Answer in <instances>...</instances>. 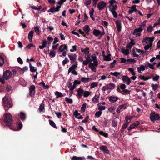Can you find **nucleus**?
<instances>
[{"label": "nucleus", "mask_w": 160, "mask_h": 160, "mask_svg": "<svg viewBox=\"0 0 160 160\" xmlns=\"http://www.w3.org/2000/svg\"><path fill=\"white\" fill-rule=\"evenodd\" d=\"M4 121L6 126L10 127V128L14 131H18L21 130L22 127V124L21 122H17L16 125L18 128L12 127V125L13 123L12 117L10 113L6 112L4 116Z\"/></svg>", "instance_id": "obj_1"}, {"label": "nucleus", "mask_w": 160, "mask_h": 160, "mask_svg": "<svg viewBox=\"0 0 160 160\" xmlns=\"http://www.w3.org/2000/svg\"><path fill=\"white\" fill-rule=\"evenodd\" d=\"M115 24L118 32L121 31L122 28L121 21L118 20L115 22Z\"/></svg>", "instance_id": "obj_13"}, {"label": "nucleus", "mask_w": 160, "mask_h": 160, "mask_svg": "<svg viewBox=\"0 0 160 160\" xmlns=\"http://www.w3.org/2000/svg\"><path fill=\"white\" fill-rule=\"evenodd\" d=\"M99 148L100 150L102 151L104 153H106L109 155L110 154V151L108 149L106 146L104 145L100 146Z\"/></svg>", "instance_id": "obj_8"}, {"label": "nucleus", "mask_w": 160, "mask_h": 160, "mask_svg": "<svg viewBox=\"0 0 160 160\" xmlns=\"http://www.w3.org/2000/svg\"><path fill=\"white\" fill-rule=\"evenodd\" d=\"M143 30V28H140V27L138 28L135 29L134 30L132 34L133 35L136 34V33H137L138 32H141Z\"/></svg>", "instance_id": "obj_27"}, {"label": "nucleus", "mask_w": 160, "mask_h": 160, "mask_svg": "<svg viewBox=\"0 0 160 160\" xmlns=\"http://www.w3.org/2000/svg\"><path fill=\"white\" fill-rule=\"evenodd\" d=\"M34 33V31L33 30L30 31L28 35V38L29 40V41L30 42H32V38L33 36V34Z\"/></svg>", "instance_id": "obj_19"}, {"label": "nucleus", "mask_w": 160, "mask_h": 160, "mask_svg": "<svg viewBox=\"0 0 160 160\" xmlns=\"http://www.w3.org/2000/svg\"><path fill=\"white\" fill-rule=\"evenodd\" d=\"M65 100L67 102L70 104H72L73 102V101L72 99L69 98L67 97L65 98Z\"/></svg>", "instance_id": "obj_47"}, {"label": "nucleus", "mask_w": 160, "mask_h": 160, "mask_svg": "<svg viewBox=\"0 0 160 160\" xmlns=\"http://www.w3.org/2000/svg\"><path fill=\"white\" fill-rule=\"evenodd\" d=\"M145 70V67L142 65L140 67H138L137 68L138 71V72L142 73L141 71H143Z\"/></svg>", "instance_id": "obj_28"}, {"label": "nucleus", "mask_w": 160, "mask_h": 160, "mask_svg": "<svg viewBox=\"0 0 160 160\" xmlns=\"http://www.w3.org/2000/svg\"><path fill=\"white\" fill-rule=\"evenodd\" d=\"M99 133L101 135L104 136L105 137L107 138L108 136V134L105 132H104L102 131H100L99 132Z\"/></svg>", "instance_id": "obj_45"}, {"label": "nucleus", "mask_w": 160, "mask_h": 160, "mask_svg": "<svg viewBox=\"0 0 160 160\" xmlns=\"http://www.w3.org/2000/svg\"><path fill=\"white\" fill-rule=\"evenodd\" d=\"M83 30L88 35L89 34V32L90 31V29L88 25H85L83 28Z\"/></svg>", "instance_id": "obj_22"}, {"label": "nucleus", "mask_w": 160, "mask_h": 160, "mask_svg": "<svg viewBox=\"0 0 160 160\" xmlns=\"http://www.w3.org/2000/svg\"><path fill=\"white\" fill-rule=\"evenodd\" d=\"M77 67V64L72 65V66L69 68L68 71V74L72 70H74Z\"/></svg>", "instance_id": "obj_23"}, {"label": "nucleus", "mask_w": 160, "mask_h": 160, "mask_svg": "<svg viewBox=\"0 0 160 160\" xmlns=\"http://www.w3.org/2000/svg\"><path fill=\"white\" fill-rule=\"evenodd\" d=\"M136 5H133L131 7H128V8L131 9L134 12L138 11V10L136 8Z\"/></svg>", "instance_id": "obj_59"}, {"label": "nucleus", "mask_w": 160, "mask_h": 160, "mask_svg": "<svg viewBox=\"0 0 160 160\" xmlns=\"http://www.w3.org/2000/svg\"><path fill=\"white\" fill-rule=\"evenodd\" d=\"M86 105V103H84L82 104V107L81 108V110L83 112H84L85 111Z\"/></svg>", "instance_id": "obj_48"}, {"label": "nucleus", "mask_w": 160, "mask_h": 160, "mask_svg": "<svg viewBox=\"0 0 160 160\" xmlns=\"http://www.w3.org/2000/svg\"><path fill=\"white\" fill-rule=\"evenodd\" d=\"M89 48L88 47H86L85 48L83 49V48H82L81 49V52H83L85 54H87L89 53Z\"/></svg>", "instance_id": "obj_25"}, {"label": "nucleus", "mask_w": 160, "mask_h": 160, "mask_svg": "<svg viewBox=\"0 0 160 160\" xmlns=\"http://www.w3.org/2000/svg\"><path fill=\"white\" fill-rule=\"evenodd\" d=\"M55 95L56 96V98L62 97H64V95L61 92L58 91H56L55 93Z\"/></svg>", "instance_id": "obj_32"}, {"label": "nucleus", "mask_w": 160, "mask_h": 160, "mask_svg": "<svg viewBox=\"0 0 160 160\" xmlns=\"http://www.w3.org/2000/svg\"><path fill=\"white\" fill-rule=\"evenodd\" d=\"M118 99V97L114 96H111L108 98L109 101L112 103L116 102Z\"/></svg>", "instance_id": "obj_14"}, {"label": "nucleus", "mask_w": 160, "mask_h": 160, "mask_svg": "<svg viewBox=\"0 0 160 160\" xmlns=\"http://www.w3.org/2000/svg\"><path fill=\"white\" fill-rule=\"evenodd\" d=\"M122 80L123 82H126L128 85H129L131 82L129 77L125 76H123L122 77Z\"/></svg>", "instance_id": "obj_12"}, {"label": "nucleus", "mask_w": 160, "mask_h": 160, "mask_svg": "<svg viewBox=\"0 0 160 160\" xmlns=\"http://www.w3.org/2000/svg\"><path fill=\"white\" fill-rule=\"evenodd\" d=\"M98 85V83L96 82H93L91 84V88H92L95 87H97Z\"/></svg>", "instance_id": "obj_53"}, {"label": "nucleus", "mask_w": 160, "mask_h": 160, "mask_svg": "<svg viewBox=\"0 0 160 160\" xmlns=\"http://www.w3.org/2000/svg\"><path fill=\"white\" fill-rule=\"evenodd\" d=\"M128 71L131 72L133 76H134L136 75V73L134 72V69L132 68H129L128 69Z\"/></svg>", "instance_id": "obj_51"}, {"label": "nucleus", "mask_w": 160, "mask_h": 160, "mask_svg": "<svg viewBox=\"0 0 160 160\" xmlns=\"http://www.w3.org/2000/svg\"><path fill=\"white\" fill-rule=\"evenodd\" d=\"M98 109L101 111L102 110H104L106 109V107L104 106H101V103L98 104Z\"/></svg>", "instance_id": "obj_35"}, {"label": "nucleus", "mask_w": 160, "mask_h": 160, "mask_svg": "<svg viewBox=\"0 0 160 160\" xmlns=\"http://www.w3.org/2000/svg\"><path fill=\"white\" fill-rule=\"evenodd\" d=\"M150 120L152 122H154L155 121L158 120L160 118L159 115L155 112H152L150 116Z\"/></svg>", "instance_id": "obj_3"}, {"label": "nucleus", "mask_w": 160, "mask_h": 160, "mask_svg": "<svg viewBox=\"0 0 160 160\" xmlns=\"http://www.w3.org/2000/svg\"><path fill=\"white\" fill-rule=\"evenodd\" d=\"M20 118L22 121L24 120L26 118V114L22 112H21L20 113Z\"/></svg>", "instance_id": "obj_24"}, {"label": "nucleus", "mask_w": 160, "mask_h": 160, "mask_svg": "<svg viewBox=\"0 0 160 160\" xmlns=\"http://www.w3.org/2000/svg\"><path fill=\"white\" fill-rule=\"evenodd\" d=\"M120 73L119 72H111L110 73V74L111 75L114 76L116 77H117L120 75Z\"/></svg>", "instance_id": "obj_50"}, {"label": "nucleus", "mask_w": 160, "mask_h": 160, "mask_svg": "<svg viewBox=\"0 0 160 160\" xmlns=\"http://www.w3.org/2000/svg\"><path fill=\"white\" fill-rule=\"evenodd\" d=\"M35 46L32 43H31L29 45H27L25 48V49H30L32 47H35Z\"/></svg>", "instance_id": "obj_57"}, {"label": "nucleus", "mask_w": 160, "mask_h": 160, "mask_svg": "<svg viewBox=\"0 0 160 160\" xmlns=\"http://www.w3.org/2000/svg\"><path fill=\"white\" fill-rule=\"evenodd\" d=\"M102 112L101 111L97 112L95 114V117L98 118L102 114Z\"/></svg>", "instance_id": "obj_49"}, {"label": "nucleus", "mask_w": 160, "mask_h": 160, "mask_svg": "<svg viewBox=\"0 0 160 160\" xmlns=\"http://www.w3.org/2000/svg\"><path fill=\"white\" fill-rule=\"evenodd\" d=\"M49 123L50 125L53 127L55 128L56 129L57 128V126H56L55 122H54V121L52 120H49Z\"/></svg>", "instance_id": "obj_33"}, {"label": "nucleus", "mask_w": 160, "mask_h": 160, "mask_svg": "<svg viewBox=\"0 0 160 160\" xmlns=\"http://www.w3.org/2000/svg\"><path fill=\"white\" fill-rule=\"evenodd\" d=\"M91 94V92L87 91H84L83 96L85 97H87L89 96Z\"/></svg>", "instance_id": "obj_40"}, {"label": "nucleus", "mask_w": 160, "mask_h": 160, "mask_svg": "<svg viewBox=\"0 0 160 160\" xmlns=\"http://www.w3.org/2000/svg\"><path fill=\"white\" fill-rule=\"evenodd\" d=\"M39 85L43 87V88L44 89H48L49 88V86L48 85H45L44 82L42 81V82L39 83Z\"/></svg>", "instance_id": "obj_31"}, {"label": "nucleus", "mask_w": 160, "mask_h": 160, "mask_svg": "<svg viewBox=\"0 0 160 160\" xmlns=\"http://www.w3.org/2000/svg\"><path fill=\"white\" fill-rule=\"evenodd\" d=\"M132 118L133 117L132 116H126L125 117V122L129 123Z\"/></svg>", "instance_id": "obj_34"}, {"label": "nucleus", "mask_w": 160, "mask_h": 160, "mask_svg": "<svg viewBox=\"0 0 160 160\" xmlns=\"http://www.w3.org/2000/svg\"><path fill=\"white\" fill-rule=\"evenodd\" d=\"M35 31L37 34L38 35L40 33L39 28V27L35 26L34 28Z\"/></svg>", "instance_id": "obj_43"}, {"label": "nucleus", "mask_w": 160, "mask_h": 160, "mask_svg": "<svg viewBox=\"0 0 160 160\" xmlns=\"http://www.w3.org/2000/svg\"><path fill=\"white\" fill-rule=\"evenodd\" d=\"M6 89L8 92H9L12 90V87L9 85H8L6 87Z\"/></svg>", "instance_id": "obj_64"}, {"label": "nucleus", "mask_w": 160, "mask_h": 160, "mask_svg": "<svg viewBox=\"0 0 160 160\" xmlns=\"http://www.w3.org/2000/svg\"><path fill=\"white\" fill-rule=\"evenodd\" d=\"M93 34L96 37H98L99 35H100L101 33V31L94 29L93 31Z\"/></svg>", "instance_id": "obj_21"}, {"label": "nucleus", "mask_w": 160, "mask_h": 160, "mask_svg": "<svg viewBox=\"0 0 160 160\" xmlns=\"http://www.w3.org/2000/svg\"><path fill=\"white\" fill-rule=\"evenodd\" d=\"M104 60L105 61H110L111 60V57H108L107 56H103Z\"/></svg>", "instance_id": "obj_55"}, {"label": "nucleus", "mask_w": 160, "mask_h": 160, "mask_svg": "<svg viewBox=\"0 0 160 160\" xmlns=\"http://www.w3.org/2000/svg\"><path fill=\"white\" fill-rule=\"evenodd\" d=\"M60 8V6H57L56 8L52 7L48 10V12H50L52 13H54L56 12H59Z\"/></svg>", "instance_id": "obj_9"}, {"label": "nucleus", "mask_w": 160, "mask_h": 160, "mask_svg": "<svg viewBox=\"0 0 160 160\" xmlns=\"http://www.w3.org/2000/svg\"><path fill=\"white\" fill-rule=\"evenodd\" d=\"M29 66L30 69V71L32 72H34L37 71V68L32 66L30 62H29Z\"/></svg>", "instance_id": "obj_29"}, {"label": "nucleus", "mask_w": 160, "mask_h": 160, "mask_svg": "<svg viewBox=\"0 0 160 160\" xmlns=\"http://www.w3.org/2000/svg\"><path fill=\"white\" fill-rule=\"evenodd\" d=\"M151 86L152 87L153 89L155 91L158 88V85L157 84H152L151 85Z\"/></svg>", "instance_id": "obj_58"}, {"label": "nucleus", "mask_w": 160, "mask_h": 160, "mask_svg": "<svg viewBox=\"0 0 160 160\" xmlns=\"http://www.w3.org/2000/svg\"><path fill=\"white\" fill-rule=\"evenodd\" d=\"M147 30L148 32H151L153 30V27L150 26L147 28Z\"/></svg>", "instance_id": "obj_52"}, {"label": "nucleus", "mask_w": 160, "mask_h": 160, "mask_svg": "<svg viewBox=\"0 0 160 160\" xmlns=\"http://www.w3.org/2000/svg\"><path fill=\"white\" fill-rule=\"evenodd\" d=\"M49 55L51 57H54L56 55V52L54 50H52L49 53Z\"/></svg>", "instance_id": "obj_39"}, {"label": "nucleus", "mask_w": 160, "mask_h": 160, "mask_svg": "<svg viewBox=\"0 0 160 160\" xmlns=\"http://www.w3.org/2000/svg\"><path fill=\"white\" fill-rule=\"evenodd\" d=\"M118 122L115 120H113L112 122V127H115L117 126Z\"/></svg>", "instance_id": "obj_60"}, {"label": "nucleus", "mask_w": 160, "mask_h": 160, "mask_svg": "<svg viewBox=\"0 0 160 160\" xmlns=\"http://www.w3.org/2000/svg\"><path fill=\"white\" fill-rule=\"evenodd\" d=\"M107 84L108 90L113 89L115 88V85L114 83H110Z\"/></svg>", "instance_id": "obj_30"}, {"label": "nucleus", "mask_w": 160, "mask_h": 160, "mask_svg": "<svg viewBox=\"0 0 160 160\" xmlns=\"http://www.w3.org/2000/svg\"><path fill=\"white\" fill-rule=\"evenodd\" d=\"M4 58L1 55H0V67H2L4 63Z\"/></svg>", "instance_id": "obj_36"}, {"label": "nucleus", "mask_w": 160, "mask_h": 160, "mask_svg": "<svg viewBox=\"0 0 160 160\" xmlns=\"http://www.w3.org/2000/svg\"><path fill=\"white\" fill-rule=\"evenodd\" d=\"M122 52L123 54L126 55H128L129 53V50L127 49H122Z\"/></svg>", "instance_id": "obj_42"}, {"label": "nucleus", "mask_w": 160, "mask_h": 160, "mask_svg": "<svg viewBox=\"0 0 160 160\" xmlns=\"http://www.w3.org/2000/svg\"><path fill=\"white\" fill-rule=\"evenodd\" d=\"M114 18H116L118 17V14L117 12L115 11H112L111 12Z\"/></svg>", "instance_id": "obj_61"}, {"label": "nucleus", "mask_w": 160, "mask_h": 160, "mask_svg": "<svg viewBox=\"0 0 160 160\" xmlns=\"http://www.w3.org/2000/svg\"><path fill=\"white\" fill-rule=\"evenodd\" d=\"M129 123L128 122H125V123H124V124L122 126V128L123 129H126L128 127Z\"/></svg>", "instance_id": "obj_63"}, {"label": "nucleus", "mask_w": 160, "mask_h": 160, "mask_svg": "<svg viewBox=\"0 0 160 160\" xmlns=\"http://www.w3.org/2000/svg\"><path fill=\"white\" fill-rule=\"evenodd\" d=\"M107 5V3L104 1H102L99 2L98 4L97 7L98 9L100 10H102L104 9Z\"/></svg>", "instance_id": "obj_5"}, {"label": "nucleus", "mask_w": 160, "mask_h": 160, "mask_svg": "<svg viewBox=\"0 0 160 160\" xmlns=\"http://www.w3.org/2000/svg\"><path fill=\"white\" fill-rule=\"evenodd\" d=\"M108 8L109 11L111 12L115 11L118 8V6L117 5H109Z\"/></svg>", "instance_id": "obj_17"}, {"label": "nucleus", "mask_w": 160, "mask_h": 160, "mask_svg": "<svg viewBox=\"0 0 160 160\" xmlns=\"http://www.w3.org/2000/svg\"><path fill=\"white\" fill-rule=\"evenodd\" d=\"M88 67L94 72H96V68L95 65L92 62H90L89 64Z\"/></svg>", "instance_id": "obj_20"}, {"label": "nucleus", "mask_w": 160, "mask_h": 160, "mask_svg": "<svg viewBox=\"0 0 160 160\" xmlns=\"http://www.w3.org/2000/svg\"><path fill=\"white\" fill-rule=\"evenodd\" d=\"M69 62V60L67 57H66L65 59L62 62V64L64 66L67 62Z\"/></svg>", "instance_id": "obj_54"}, {"label": "nucleus", "mask_w": 160, "mask_h": 160, "mask_svg": "<svg viewBox=\"0 0 160 160\" xmlns=\"http://www.w3.org/2000/svg\"><path fill=\"white\" fill-rule=\"evenodd\" d=\"M131 92L130 91L127 89H124L122 90V94H129Z\"/></svg>", "instance_id": "obj_41"}, {"label": "nucleus", "mask_w": 160, "mask_h": 160, "mask_svg": "<svg viewBox=\"0 0 160 160\" xmlns=\"http://www.w3.org/2000/svg\"><path fill=\"white\" fill-rule=\"evenodd\" d=\"M64 50L67 52L68 51V46L67 44H63L60 46L58 51L59 52H63Z\"/></svg>", "instance_id": "obj_11"}, {"label": "nucleus", "mask_w": 160, "mask_h": 160, "mask_svg": "<svg viewBox=\"0 0 160 160\" xmlns=\"http://www.w3.org/2000/svg\"><path fill=\"white\" fill-rule=\"evenodd\" d=\"M77 92L78 97L81 98L83 94L84 90L81 88H80L77 90Z\"/></svg>", "instance_id": "obj_16"}, {"label": "nucleus", "mask_w": 160, "mask_h": 160, "mask_svg": "<svg viewBox=\"0 0 160 160\" xmlns=\"http://www.w3.org/2000/svg\"><path fill=\"white\" fill-rule=\"evenodd\" d=\"M45 105L44 104V101H43L42 102V103L40 105L38 109L40 112H42L43 110L45 109Z\"/></svg>", "instance_id": "obj_26"}, {"label": "nucleus", "mask_w": 160, "mask_h": 160, "mask_svg": "<svg viewBox=\"0 0 160 160\" xmlns=\"http://www.w3.org/2000/svg\"><path fill=\"white\" fill-rule=\"evenodd\" d=\"M29 95L31 97H34L35 93V87L32 85L29 88Z\"/></svg>", "instance_id": "obj_6"}, {"label": "nucleus", "mask_w": 160, "mask_h": 160, "mask_svg": "<svg viewBox=\"0 0 160 160\" xmlns=\"http://www.w3.org/2000/svg\"><path fill=\"white\" fill-rule=\"evenodd\" d=\"M94 12V9L93 8H92V10L90 11L89 12V15L90 16V18L93 20H95L94 18L92 17V16L93 15Z\"/></svg>", "instance_id": "obj_37"}, {"label": "nucleus", "mask_w": 160, "mask_h": 160, "mask_svg": "<svg viewBox=\"0 0 160 160\" xmlns=\"http://www.w3.org/2000/svg\"><path fill=\"white\" fill-rule=\"evenodd\" d=\"M80 114L78 112V111L76 110L74 112L73 115L75 116L76 118H77L78 117V116H80Z\"/></svg>", "instance_id": "obj_56"}, {"label": "nucleus", "mask_w": 160, "mask_h": 160, "mask_svg": "<svg viewBox=\"0 0 160 160\" xmlns=\"http://www.w3.org/2000/svg\"><path fill=\"white\" fill-rule=\"evenodd\" d=\"M118 108H119L120 110L122 109L123 108L124 109H125L126 108V104H122L118 107Z\"/></svg>", "instance_id": "obj_44"}, {"label": "nucleus", "mask_w": 160, "mask_h": 160, "mask_svg": "<svg viewBox=\"0 0 160 160\" xmlns=\"http://www.w3.org/2000/svg\"><path fill=\"white\" fill-rule=\"evenodd\" d=\"M2 104L5 111H7L8 110L12 107V103L11 100L7 98L5 96L2 99Z\"/></svg>", "instance_id": "obj_2"}, {"label": "nucleus", "mask_w": 160, "mask_h": 160, "mask_svg": "<svg viewBox=\"0 0 160 160\" xmlns=\"http://www.w3.org/2000/svg\"><path fill=\"white\" fill-rule=\"evenodd\" d=\"M68 57L71 60V63H74L76 60L77 55L75 54L68 55Z\"/></svg>", "instance_id": "obj_10"}, {"label": "nucleus", "mask_w": 160, "mask_h": 160, "mask_svg": "<svg viewBox=\"0 0 160 160\" xmlns=\"http://www.w3.org/2000/svg\"><path fill=\"white\" fill-rule=\"evenodd\" d=\"M151 44H149V45H146L144 46V48L145 50L148 49L152 47Z\"/></svg>", "instance_id": "obj_62"}, {"label": "nucleus", "mask_w": 160, "mask_h": 160, "mask_svg": "<svg viewBox=\"0 0 160 160\" xmlns=\"http://www.w3.org/2000/svg\"><path fill=\"white\" fill-rule=\"evenodd\" d=\"M72 160H84L86 158L84 157H78L76 156H73L71 158Z\"/></svg>", "instance_id": "obj_18"}, {"label": "nucleus", "mask_w": 160, "mask_h": 160, "mask_svg": "<svg viewBox=\"0 0 160 160\" xmlns=\"http://www.w3.org/2000/svg\"><path fill=\"white\" fill-rule=\"evenodd\" d=\"M89 78L82 77L81 78V81L83 82H88Z\"/></svg>", "instance_id": "obj_38"}, {"label": "nucleus", "mask_w": 160, "mask_h": 160, "mask_svg": "<svg viewBox=\"0 0 160 160\" xmlns=\"http://www.w3.org/2000/svg\"><path fill=\"white\" fill-rule=\"evenodd\" d=\"M154 37L153 38H149V37H146L144 38L142 41V43H145L146 44L148 43L147 41L149 42V44H151L152 45V42H153L154 39Z\"/></svg>", "instance_id": "obj_7"}, {"label": "nucleus", "mask_w": 160, "mask_h": 160, "mask_svg": "<svg viewBox=\"0 0 160 160\" xmlns=\"http://www.w3.org/2000/svg\"><path fill=\"white\" fill-rule=\"evenodd\" d=\"M12 75V72L9 70H7L3 72V77L5 79L8 80L11 78Z\"/></svg>", "instance_id": "obj_4"}, {"label": "nucleus", "mask_w": 160, "mask_h": 160, "mask_svg": "<svg viewBox=\"0 0 160 160\" xmlns=\"http://www.w3.org/2000/svg\"><path fill=\"white\" fill-rule=\"evenodd\" d=\"M139 78L141 79L144 81H147L150 78V77H145L144 76L142 75H140Z\"/></svg>", "instance_id": "obj_46"}, {"label": "nucleus", "mask_w": 160, "mask_h": 160, "mask_svg": "<svg viewBox=\"0 0 160 160\" xmlns=\"http://www.w3.org/2000/svg\"><path fill=\"white\" fill-rule=\"evenodd\" d=\"M135 43L133 42V40H131V42L127 44L126 45V48L129 50L131 49L132 46L135 45Z\"/></svg>", "instance_id": "obj_15"}]
</instances>
